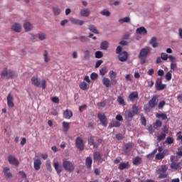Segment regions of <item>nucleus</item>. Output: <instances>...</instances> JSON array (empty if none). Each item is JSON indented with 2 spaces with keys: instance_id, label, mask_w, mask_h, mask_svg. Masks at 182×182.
Instances as JSON below:
<instances>
[{
  "instance_id": "1",
  "label": "nucleus",
  "mask_w": 182,
  "mask_h": 182,
  "mask_svg": "<svg viewBox=\"0 0 182 182\" xmlns=\"http://www.w3.org/2000/svg\"><path fill=\"white\" fill-rule=\"evenodd\" d=\"M151 51V48L149 46H146L140 50L138 58L140 60L141 65H144V63H146V59H147V56L150 55Z\"/></svg>"
},
{
  "instance_id": "2",
  "label": "nucleus",
  "mask_w": 182,
  "mask_h": 182,
  "mask_svg": "<svg viewBox=\"0 0 182 182\" xmlns=\"http://www.w3.org/2000/svg\"><path fill=\"white\" fill-rule=\"evenodd\" d=\"M63 167L66 171H70V173H72L75 170V165L72 162L66 160V159L63 160Z\"/></svg>"
},
{
  "instance_id": "3",
  "label": "nucleus",
  "mask_w": 182,
  "mask_h": 182,
  "mask_svg": "<svg viewBox=\"0 0 182 182\" xmlns=\"http://www.w3.org/2000/svg\"><path fill=\"white\" fill-rule=\"evenodd\" d=\"M168 170V168L166 165H162L160 168L156 171V173L159 174V178H166L167 173L166 171Z\"/></svg>"
},
{
  "instance_id": "4",
  "label": "nucleus",
  "mask_w": 182,
  "mask_h": 182,
  "mask_svg": "<svg viewBox=\"0 0 182 182\" xmlns=\"http://www.w3.org/2000/svg\"><path fill=\"white\" fill-rule=\"evenodd\" d=\"M155 86L156 90H164V89L167 87V85L166 84H163V78L161 77H159L156 79Z\"/></svg>"
},
{
  "instance_id": "5",
  "label": "nucleus",
  "mask_w": 182,
  "mask_h": 182,
  "mask_svg": "<svg viewBox=\"0 0 182 182\" xmlns=\"http://www.w3.org/2000/svg\"><path fill=\"white\" fill-rule=\"evenodd\" d=\"M159 102V97L157 95H154L152 98L149 101L148 105L151 109H154L157 106Z\"/></svg>"
},
{
  "instance_id": "6",
  "label": "nucleus",
  "mask_w": 182,
  "mask_h": 182,
  "mask_svg": "<svg viewBox=\"0 0 182 182\" xmlns=\"http://www.w3.org/2000/svg\"><path fill=\"white\" fill-rule=\"evenodd\" d=\"M75 145L77 148L78 150H82L85 149V144L83 143V139H82L81 137H77L75 139Z\"/></svg>"
},
{
  "instance_id": "7",
  "label": "nucleus",
  "mask_w": 182,
  "mask_h": 182,
  "mask_svg": "<svg viewBox=\"0 0 182 182\" xmlns=\"http://www.w3.org/2000/svg\"><path fill=\"white\" fill-rule=\"evenodd\" d=\"M97 117L101 122V124L106 127L107 126V118H106V115L105 114L98 113Z\"/></svg>"
},
{
  "instance_id": "8",
  "label": "nucleus",
  "mask_w": 182,
  "mask_h": 182,
  "mask_svg": "<svg viewBox=\"0 0 182 182\" xmlns=\"http://www.w3.org/2000/svg\"><path fill=\"white\" fill-rule=\"evenodd\" d=\"M109 77L111 80V83L112 85H116L117 83V80H116V77L117 76V73L113 70H110L108 73Z\"/></svg>"
},
{
  "instance_id": "9",
  "label": "nucleus",
  "mask_w": 182,
  "mask_h": 182,
  "mask_svg": "<svg viewBox=\"0 0 182 182\" xmlns=\"http://www.w3.org/2000/svg\"><path fill=\"white\" fill-rule=\"evenodd\" d=\"M8 161L9 164H11L13 166H19V161L14 156L9 155L8 156Z\"/></svg>"
},
{
  "instance_id": "10",
  "label": "nucleus",
  "mask_w": 182,
  "mask_h": 182,
  "mask_svg": "<svg viewBox=\"0 0 182 182\" xmlns=\"http://www.w3.org/2000/svg\"><path fill=\"white\" fill-rule=\"evenodd\" d=\"M170 154V152L168 151V149H165L163 151L162 153H159L156 155V160H163L166 156H168Z\"/></svg>"
},
{
  "instance_id": "11",
  "label": "nucleus",
  "mask_w": 182,
  "mask_h": 182,
  "mask_svg": "<svg viewBox=\"0 0 182 182\" xmlns=\"http://www.w3.org/2000/svg\"><path fill=\"white\" fill-rule=\"evenodd\" d=\"M118 58L120 62H126L129 59V53L127 51H123L119 54Z\"/></svg>"
},
{
  "instance_id": "12",
  "label": "nucleus",
  "mask_w": 182,
  "mask_h": 182,
  "mask_svg": "<svg viewBox=\"0 0 182 182\" xmlns=\"http://www.w3.org/2000/svg\"><path fill=\"white\" fill-rule=\"evenodd\" d=\"M7 105L9 107H15V104L14 103V96L12 94L9 93L7 95Z\"/></svg>"
},
{
  "instance_id": "13",
  "label": "nucleus",
  "mask_w": 182,
  "mask_h": 182,
  "mask_svg": "<svg viewBox=\"0 0 182 182\" xmlns=\"http://www.w3.org/2000/svg\"><path fill=\"white\" fill-rule=\"evenodd\" d=\"M3 173L6 178H12L13 175H12V173H11V168L9 167L8 166L4 167L3 168Z\"/></svg>"
},
{
  "instance_id": "14",
  "label": "nucleus",
  "mask_w": 182,
  "mask_h": 182,
  "mask_svg": "<svg viewBox=\"0 0 182 182\" xmlns=\"http://www.w3.org/2000/svg\"><path fill=\"white\" fill-rule=\"evenodd\" d=\"M134 115V112L130 109L125 111V119L127 122H132Z\"/></svg>"
},
{
  "instance_id": "15",
  "label": "nucleus",
  "mask_w": 182,
  "mask_h": 182,
  "mask_svg": "<svg viewBox=\"0 0 182 182\" xmlns=\"http://www.w3.org/2000/svg\"><path fill=\"white\" fill-rule=\"evenodd\" d=\"M128 97H129L130 102H134L136 100H138L139 92H137V91H134L129 95Z\"/></svg>"
},
{
  "instance_id": "16",
  "label": "nucleus",
  "mask_w": 182,
  "mask_h": 182,
  "mask_svg": "<svg viewBox=\"0 0 182 182\" xmlns=\"http://www.w3.org/2000/svg\"><path fill=\"white\" fill-rule=\"evenodd\" d=\"M80 15L84 18H89L90 16V10L89 9H82L80 11Z\"/></svg>"
},
{
  "instance_id": "17",
  "label": "nucleus",
  "mask_w": 182,
  "mask_h": 182,
  "mask_svg": "<svg viewBox=\"0 0 182 182\" xmlns=\"http://www.w3.org/2000/svg\"><path fill=\"white\" fill-rule=\"evenodd\" d=\"M63 117L64 119L69 120L70 119H72V117H73V112H72L70 109H65L63 112Z\"/></svg>"
},
{
  "instance_id": "18",
  "label": "nucleus",
  "mask_w": 182,
  "mask_h": 182,
  "mask_svg": "<svg viewBox=\"0 0 182 182\" xmlns=\"http://www.w3.org/2000/svg\"><path fill=\"white\" fill-rule=\"evenodd\" d=\"M23 28L26 32H29L31 29H33V26H32L29 21L26 20L23 23Z\"/></svg>"
},
{
  "instance_id": "19",
  "label": "nucleus",
  "mask_w": 182,
  "mask_h": 182,
  "mask_svg": "<svg viewBox=\"0 0 182 182\" xmlns=\"http://www.w3.org/2000/svg\"><path fill=\"white\" fill-rule=\"evenodd\" d=\"M33 166H34V169L36 171H38V170H41V166H42V161H41V159H37L34 160Z\"/></svg>"
},
{
  "instance_id": "20",
  "label": "nucleus",
  "mask_w": 182,
  "mask_h": 182,
  "mask_svg": "<svg viewBox=\"0 0 182 182\" xmlns=\"http://www.w3.org/2000/svg\"><path fill=\"white\" fill-rule=\"evenodd\" d=\"M70 21L73 25H80V26H82L85 23V21L75 18H70Z\"/></svg>"
},
{
  "instance_id": "21",
  "label": "nucleus",
  "mask_w": 182,
  "mask_h": 182,
  "mask_svg": "<svg viewBox=\"0 0 182 182\" xmlns=\"http://www.w3.org/2000/svg\"><path fill=\"white\" fill-rule=\"evenodd\" d=\"M31 83L34 85L36 87H41V80L38 77H31Z\"/></svg>"
},
{
  "instance_id": "22",
  "label": "nucleus",
  "mask_w": 182,
  "mask_h": 182,
  "mask_svg": "<svg viewBox=\"0 0 182 182\" xmlns=\"http://www.w3.org/2000/svg\"><path fill=\"white\" fill-rule=\"evenodd\" d=\"M171 168H172L173 170H181V162H172L171 164Z\"/></svg>"
},
{
  "instance_id": "23",
  "label": "nucleus",
  "mask_w": 182,
  "mask_h": 182,
  "mask_svg": "<svg viewBox=\"0 0 182 182\" xmlns=\"http://www.w3.org/2000/svg\"><path fill=\"white\" fill-rule=\"evenodd\" d=\"M53 166L58 174H60V173H62V166L59 165V162H54Z\"/></svg>"
},
{
  "instance_id": "24",
  "label": "nucleus",
  "mask_w": 182,
  "mask_h": 182,
  "mask_svg": "<svg viewBox=\"0 0 182 182\" xmlns=\"http://www.w3.org/2000/svg\"><path fill=\"white\" fill-rule=\"evenodd\" d=\"M117 102L119 103L120 106H126V105H127L126 103V101H124V98H123L122 95L117 97Z\"/></svg>"
},
{
  "instance_id": "25",
  "label": "nucleus",
  "mask_w": 182,
  "mask_h": 182,
  "mask_svg": "<svg viewBox=\"0 0 182 182\" xmlns=\"http://www.w3.org/2000/svg\"><path fill=\"white\" fill-rule=\"evenodd\" d=\"M149 44L152 46V48H157L159 46V43H157V38L153 37L150 40Z\"/></svg>"
},
{
  "instance_id": "26",
  "label": "nucleus",
  "mask_w": 182,
  "mask_h": 182,
  "mask_svg": "<svg viewBox=\"0 0 182 182\" xmlns=\"http://www.w3.org/2000/svg\"><path fill=\"white\" fill-rule=\"evenodd\" d=\"M92 163H93V160L92 159V157L87 156L85 161V166L87 168H92Z\"/></svg>"
},
{
  "instance_id": "27",
  "label": "nucleus",
  "mask_w": 182,
  "mask_h": 182,
  "mask_svg": "<svg viewBox=\"0 0 182 182\" xmlns=\"http://www.w3.org/2000/svg\"><path fill=\"white\" fill-rule=\"evenodd\" d=\"M11 29L14 31V32H21V31L22 30V27L21 26V24L16 23L12 26Z\"/></svg>"
},
{
  "instance_id": "28",
  "label": "nucleus",
  "mask_w": 182,
  "mask_h": 182,
  "mask_svg": "<svg viewBox=\"0 0 182 182\" xmlns=\"http://www.w3.org/2000/svg\"><path fill=\"white\" fill-rule=\"evenodd\" d=\"M70 124L69 122H63V129L65 133H68L69 132V129H70Z\"/></svg>"
},
{
  "instance_id": "29",
  "label": "nucleus",
  "mask_w": 182,
  "mask_h": 182,
  "mask_svg": "<svg viewBox=\"0 0 182 182\" xmlns=\"http://www.w3.org/2000/svg\"><path fill=\"white\" fill-rule=\"evenodd\" d=\"M129 167H130L129 162H127V163L122 162L119 164L118 168L119 170H124V168H129Z\"/></svg>"
},
{
  "instance_id": "30",
  "label": "nucleus",
  "mask_w": 182,
  "mask_h": 182,
  "mask_svg": "<svg viewBox=\"0 0 182 182\" xmlns=\"http://www.w3.org/2000/svg\"><path fill=\"white\" fill-rule=\"evenodd\" d=\"M136 33L139 35H146L147 30L144 27H139L136 29Z\"/></svg>"
},
{
  "instance_id": "31",
  "label": "nucleus",
  "mask_w": 182,
  "mask_h": 182,
  "mask_svg": "<svg viewBox=\"0 0 182 182\" xmlns=\"http://www.w3.org/2000/svg\"><path fill=\"white\" fill-rule=\"evenodd\" d=\"M89 87V84L85 82L84 81L80 83V88L81 90H88Z\"/></svg>"
},
{
  "instance_id": "32",
  "label": "nucleus",
  "mask_w": 182,
  "mask_h": 182,
  "mask_svg": "<svg viewBox=\"0 0 182 182\" xmlns=\"http://www.w3.org/2000/svg\"><path fill=\"white\" fill-rule=\"evenodd\" d=\"M88 144L90 146H93V147H97L96 145V143H95V136H90V138H88Z\"/></svg>"
},
{
  "instance_id": "33",
  "label": "nucleus",
  "mask_w": 182,
  "mask_h": 182,
  "mask_svg": "<svg viewBox=\"0 0 182 182\" xmlns=\"http://www.w3.org/2000/svg\"><path fill=\"white\" fill-rule=\"evenodd\" d=\"M102 154L100 152H95L94 153V160L97 161H100L102 160Z\"/></svg>"
},
{
  "instance_id": "34",
  "label": "nucleus",
  "mask_w": 182,
  "mask_h": 182,
  "mask_svg": "<svg viewBox=\"0 0 182 182\" xmlns=\"http://www.w3.org/2000/svg\"><path fill=\"white\" fill-rule=\"evenodd\" d=\"M102 83L104 86H106V87H110V80H109V78L104 77L102 79Z\"/></svg>"
},
{
  "instance_id": "35",
  "label": "nucleus",
  "mask_w": 182,
  "mask_h": 182,
  "mask_svg": "<svg viewBox=\"0 0 182 182\" xmlns=\"http://www.w3.org/2000/svg\"><path fill=\"white\" fill-rule=\"evenodd\" d=\"M156 117H157V119H162V120H167V114L164 113H156Z\"/></svg>"
},
{
  "instance_id": "36",
  "label": "nucleus",
  "mask_w": 182,
  "mask_h": 182,
  "mask_svg": "<svg viewBox=\"0 0 182 182\" xmlns=\"http://www.w3.org/2000/svg\"><path fill=\"white\" fill-rule=\"evenodd\" d=\"M100 48L102 50H107V48H109V43L107 41L102 42Z\"/></svg>"
},
{
  "instance_id": "37",
  "label": "nucleus",
  "mask_w": 182,
  "mask_h": 182,
  "mask_svg": "<svg viewBox=\"0 0 182 182\" xmlns=\"http://www.w3.org/2000/svg\"><path fill=\"white\" fill-rule=\"evenodd\" d=\"M43 56H44V62L46 63L50 62V58L49 57V55L48 54V50H44Z\"/></svg>"
},
{
  "instance_id": "38",
  "label": "nucleus",
  "mask_w": 182,
  "mask_h": 182,
  "mask_svg": "<svg viewBox=\"0 0 182 182\" xmlns=\"http://www.w3.org/2000/svg\"><path fill=\"white\" fill-rule=\"evenodd\" d=\"M119 22V23H130L131 19L130 17H125L124 18H120Z\"/></svg>"
},
{
  "instance_id": "39",
  "label": "nucleus",
  "mask_w": 182,
  "mask_h": 182,
  "mask_svg": "<svg viewBox=\"0 0 182 182\" xmlns=\"http://www.w3.org/2000/svg\"><path fill=\"white\" fill-rule=\"evenodd\" d=\"M133 164L134 166H139V164H141V158L136 156L133 160Z\"/></svg>"
},
{
  "instance_id": "40",
  "label": "nucleus",
  "mask_w": 182,
  "mask_h": 182,
  "mask_svg": "<svg viewBox=\"0 0 182 182\" xmlns=\"http://www.w3.org/2000/svg\"><path fill=\"white\" fill-rule=\"evenodd\" d=\"M84 59L85 60H89V59H90V50H84Z\"/></svg>"
},
{
  "instance_id": "41",
  "label": "nucleus",
  "mask_w": 182,
  "mask_h": 182,
  "mask_svg": "<svg viewBox=\"0 0 182 182\" xmlns=\"http://www.w3.org/2000/svg\"><path fill=\"white\" fill-rule=\"evenodd\" d=\"M89 30L91 32H93V33H96L97 35H98L99 33V31L97 30V28H96V26H95L94 25L89 26Z\"/></svg>"
},
{
  "instance_id": "42",
  "label": "nucleus",
  "mask_w": 182,
  "mask_h": 182,
  "mask_svg": "<svg viewBox=\"0 0 182 182\" xmlns=\"http://www.w3.org/2000/svg\"><path fill=\"white\" fill-rule=\"evenodd\" d=\"M16 75L12 70L7 71V78L6 79H12V77H15Z\"/></svg>"
},
{
  "instance_id": "43",
  "label": "nucleus",
  "mask_w": 182,
  "mask_h": 182,
  "mask_svg": "<svg viewBox=\"0 0 182 182\" xmlns=\"http://www.w3.org/2000/svg\"><path fill=\"white\" fill-rule=\"evenodd\" d=\"M53 11L54 15H60V9H59V7L57 6H55L53 7Z\"/></svg>"
},
{
  "instance_id": "44",
  "label": "nucleus",
  "mask_w": 182,
  "mask_h": 182,
  "mask_svg": "<svg viewBox=\"0 0 182 182\" xmlns=\"http://www.w3.org/2000/svg\"><path fill=\"white\" fill-rule=\"evenodd\" d=\"M101 15H102V16H110L111 14L110 11H109V10L107 9H104L100 12Z\"/></svg>"
},
{
  "instance_id": "45",
  "label": "nucleus",
  "mask_w": 182,
  "mask_h": 182,
  "mask_svg": "<svg viewBox=\"0 0 182 182\" xmlns=\"http://www.w3.org/2000/svg\"><path fill=\"white\" fill-rule=\"evenodd\" d=\"M107 73V67H103L101 70H100V74L101 76H105Z\"/></svg>"
},
{
  "instance_id": "46",
  "label": "nucleus",
  "mask_w": 182,
  "mask_h": 182,
  "mask_svg": "<svg viewBox=\"0 0 182 182\" xmlns=\"http://www.w3.org/2000/svg\"><path fill=\"white\" fill-rule=\"evenodd\" d=\"M102 57H103V53L102 51L95 52V58L97 59H102Z\"/></svg>"
},
{
  "instance_id": "47",
  "label": "nucleus",
  "mask_w": 182,
  "mask_h": 182,
  "mask_svg": "<svg viewBox=\"0 0 182 182\" xmlns=\"http://www.w3.org/2000/svg\"><path fill=\"white\" fill-rule=\"evenodd\" d=\"M38 39L40 41H45L46 39V34L45 33H38Z\"/></svg>"
},
{
  "instance_id": "48",
  "label": "nucleus",
  "mask_w": 182,
  "mask_h": 182,
  "mask_svg": "<svg viewBox=\"0 0 182 182\" xmlns=\"http://www.w3.org/2000/svg\"><path fill=\"white\" fill-rule=\"evenodd\" d=\"M110 127H120V122L114 121L111 122Z\"/></svg>"
},
{
  "instance_id": "49",
  "label": "nucleus",
  "mask_w": 182,
  "mask_h": 182,
  "mask_svg": "<svg viewBox=\"0 0 182 182\" xmlns=\"http://www.w3.org/2000/svg\"><path fill=\"white\" fill-rule=\"evenodd\" d=\"M164 139H166V134L164 133H161L157 136L158 141H161L162 140H164Z\"/></svg>"
},
{
  "instance_id": "50",
  "label": "nucleus",
  "mask_w": 182,
  "mask_h": 182,
  "mask_svg": "<svg viewBox=\"0 0 182 182\" xmlns=\"http://www.w3.org/2000/svg\"><path fill=\"white\" fill-rule=\"evenodd\" d=\"M166 143L167 144H173V143H174V139L173 137L168 136L166 139Z\"/></svg>"
},
{
  "instance_id": "51",
  "label": "nucleus",
  "mask_w": 182,
  "mask_h": 182,
  "mask_svg": "<svg viewBox=\"0 0 182 182\" xmlns=\"http://www.w3.org/2000/svg\"><path fill=\"white\" fill-rule=\"evenodd\" d=\"M171 77H173V75H171V73L170 72H168L166 75H165V79L166 80H167L168 82H170V80H171Z\"/></svg>"
},
{
  "instance_id": "52",
  "label": "nucleus",
  "mask_w": 182,
  "mask_h": 182,
  "mask_svg": "<svg viewBox=\"0 0 182 182\" xmlns=\"http://www.w3.org/2000/svg\"><path fill=\"white\" fill-rule=\"evenodd\" d=\"M132 112H134V114H139V107L133 105Z\"/></svg>"
},
{
  "instance_id": "53",
  "label": "nucleus",
  "mask_w": 182,
  "mask_h": 182,
  "mask_svg": "<svg viewBox=\"0 0 182 182\" xmlns=\"http://www.w3.org/2000/svg\"><path fill=\"white\" fill-rule=\"evenodd\" d=\"M1 77H6L8 76V70H6V68H5L1 73Z\"/></svg>"
},
{
  "instance_id": "54",
  "label": "nucleus",
  "mask_w": 182,
  "mask_h": 182,
  "mask_svg": "<svg viewBox=\"0 0 182 182\" xmlns=\"http://www.w3.org/2000/svg\"><path fill=\"white\" fill-rule=\"evenodd\" d=\"M46 166H47V170L50 172L52 171V165L50 164V161H46Z\"/></svg>"
},
{
  "instance_id": "55",
  "label": "nucleus",
  "mask_w": 182,
  "mask_h": 182,
  "mask_svg": "<svg viewBox=\"0 0 182 182\" xmlns=\"http://www.w3.org/2000/svg\"><path fill=\"white\" fill-rule=\"evenodd\" d=\"M161 59H163V60H167L168 59V55L164 53H162L161 54Z\"/></svg>"
},
{
  "instance_id": "56",
  "label": "nucleus",
  "mask_w": 182,
  "mask_h": 182,
  "mask_svg": "<svg viewBox=\"0 0 182 182\" xmlns=\"http://www.w3.org/2000/svg\"><path fill=\"white\" fill-rule=\"evenodd\" d=\"M98 77L97 73H92L90 75V78L92 80H96V79Z\"/></svg>"
},
{
  "instance_id": "57",
  "label": "nucleus",
  "mask_w": 182,
  "mask_h": 182,
  "mask_svg": "<svg viewBox=\"0 0 182 182\" xmlns=\"http://www.w3.org/2000/svg\"><path fill=\"white\" fill-rule=\"evenodd\" d=\"M155 126L156 127H161V126H163V122L159 119H157L155 122Z\"/></svg>"
},
{
  "instance_id": "58",
  "label": "nucleus",
  "mask_w": 182,
  "mask_h": 182,
  "mask_svg": "<svg viewBox=\"0 0 182 182\" xmlns=\"http://www.w3.org/2000/svg\"><path fill=\"white\" fill-rule=\"evenodd\" d=\"M51 101H52L53 103L58 104L59 103V97H51Z\"/></svg>"
},
{
  "instance_id": "59",
  "label": "nucleus",
  "mask_w": 182,
  "mask_h": 182,
  "mask_svg": "<svg viewBox=\"0 0 182 182\" xmlns=\"http://www.w3.org/2000/svg\"><path fill=\"white\" fill-rule=\"evenodd\" d=\"M164 106H166V101H161L159 102L158 107H159V109H163V107H164Z\"/></svg>"
},
{
  "instance_id": "60",
  "label": "nucleus",
  "mask_w": 182,
  "mask_h": 182,
  "mask_svg": "<svg viewBox=\"0 0 182 182\" xmlns=\"http://www.w3.org/2000/svg\"><path fill=\"white\" fill-rule=\"evenodd\" d=\"M78 39L80 41V42H87V37L86 36H80Z\"/></svg>"
},
{
  "instance_id": "61",
  "label": "nucleus",
  "mask_w": 182,
  "mask_h": 182,
  "mask_svg": "<svg viewBox=\"0 0 182 182\" xmlns=\"http://www.w3.org/2000/svg\"><path fill=\"white\" fill-rule=\"evenodd\" d=\"M168 59L171 62H172V63L177 62V59H176L173 55H169Z\"/></svg>"
},
{
  "instance_id": "62",
  "label": "nucleus",
  "mask_w": 182,
  "mask_h": 182,
  "mask_svg": "<svg viewBox=\"0 0 182 182\" xmlns=\"http://www.w3.org/2000/svg\"><path fill=\"white\" fill-rule=\"evenodd\" d=\"M102 63H103L102 60H100L97 61L96 64H95V69H97V68H99L100 66V65H102Z\"/></svg>"
},
{
  "instance_id": "63",
  "label": "nucleus",
  "mask_w": 182,
  "mask_h": 182,
  "mask_svg": "<svg viewBox=\"0 0 182 182\" xmlns=\"http://www.w3.org/2000/svg\"><path fill=\"white\" fill-rule=\"evenodd\" d=\"M18 173L20 174V176H21V178H26V173H25V171H20Z\"/></svg>"
},
{
  "instance_id": "64",
  "label": "nucleus",
  "mask_w": 182,
  "mask_h": 182,
  "mask_svg": "<svg viewBox=\"0 0 182 182\" xmlns=\"http://www.w3.org/2000/svg\"><path fill=\"white\" fill-rule=\"evenodd\" d=\"M178 152H176V154L177 156H180L182 157V146H180L178 149Z\"/></svg>"
}]
</instances>
